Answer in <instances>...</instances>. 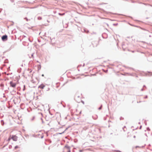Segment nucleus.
Here are the masks:
<instances>
[{"label": "nucleus", "mask_w": 152, "mask_h": 152, "mask_svg": "<svg viewBox=\"0 0 152 152\" xmlns=\"http://www.w3.org/2000/svg\"><path fill=\"white\" fill-rule=\"evenodd\" d=\"M18 83L17 82L14 83L12 81L10 82V86L13 88H15L16 85Z\"/></svg>", "instance_id": "obj_1"}, {"label": "nucleus", "mask_w": 152, "mask_h": 152, "mask_svg": "<svg viewBox=\"0 0 152 152\" xmlns=\"http://www.w3.org/2000/svg\"><path fill=\"white\" fill-rule=\"evenodd\" d=\"M2 40L3 41H6L7 40V36L5 35L1 37Z\"/></svg>", "instance_id": "obj_2"}, {"label": "nucleus", "mask_w": 152, "mask_h": 152, "mask_svg": "<svg viewBox=\"0 0 152 152\" xmlns=\"http://www.w3.org/2000/svg\"><path fill=\"white\" fill-rule=\"evenodd\" d=\"M11 139L14 141H16L17 140L18 137L15 135H12Z\"/></svg>", "instance_id": "obj_3"}, {"label": "nucleus", "mask_w": 152, "mask_h": 152, "mask_svg": "<svg viewBox=\"0 0 152 152\" xmlns=\"http://www.w3.org/2000/svg\"><path fill=\"white\" fill-rule=\"evenodd\" d=\"M45 85L43 84H41L39 86L38 88L42 89L44 88L45 87Z\"/></svg>", "instance_id": "obj_4"}, {"label": "nucleus", "mask_w": 152, "mask_h": 152, "mask_svg": "<svg viewBox=\"0 0 152 152\" xmlns=\"http://www.w3.org/2000/svg\"><path fill=\"white\" fill-rule=\"evenodd\" d=\"M65 148L67 149L68 150V152H70V151L69 148L66 146L65 147Z\"/></svg>", "instance_id": "obj_5"}, {"label": "nucleus", "mask_w": 152, "mask_h": 152, "mask_svg": "<svg viewBox=\"0 0 152 152\" xmlns=\"http://www.w3.org/2000/svg\"><path fill=\"white\" fill-rule=\"evenodd\" d=\"M19 148V147L18 146H16L15 147V149H17V148Z\"/></svg>", "instance_id": "obj_6"}, {"label": "nucleus", "mask_w": 152, "mask_h": 152, "mask_svg": "<svg viewBox=\"0 0 152 152\" xmlns=\"http://www.w3.org/2000/svg\"><path fill=\"white\" fill-rule=\"evenodd\" d=\"M59 15H64V13H63V14H61V13H59Z\"/></svg>", "instance_id": "obj_7"}, {"label": "nucleus", "mask_w": 152, "mask_h": 152, "mask_svg": "<svg viewBox=\"0 0 152 152\" xmlns=\"http://www.w3.org/2000/svg\"><path fill=\"white\" fill-rule=\"evenodd\" d=\"M135 148H140V147L139 146H136L135 147Z\"/></svg>", "instance_id": "obj_8"}, {"label": "nucleus", "mask_w": 152, "mask_h": 152, "mask_svg": "<svg viewBox=\"0 0 152 152\" xmlns=\"http://www.w3.org/2000/svg\"><path fill=\"white\" fill-rule=\"evenodd\" d=\"M10 140V138H9L8 139V141H9Z\"/></svg>", "instance_id": "obj_9"}, {"label": "nucleus", "mask_w": 152, "mask_h": 152, "mask_svg": "<svg viewBox=\"0 0 152 152\" xmlns=\"http://www.w3.org/2000/svg\"><path fill=\"white\" fill-rule=\"evenodd\" d=\"M42 76H44V75L43 74H42Z\"/></svg>", "instance_id": "obj_10"}, {"label": "nucleus", "mask_w": 152, "mask_h": 152, "mask_svg": "<svg viewBox=\"0 0 152 152\" xmlns=\"http://www.w3.org/2000/svg\"><path fill=\"white\" fill-rule=\"evenodd\" d=\"M81 111L80 112V113H81Z\"/></svg>", "instance_id": "obj_11"}, {"label": "nucleus", "mask_w": 152, "mask_h": 152, "mask_svg": "<svg viewBox=\"0 0 152 152\" xmlns=\"http://www.w3.org/2000/svg\"><path fill=\"white\" fill-rule=\"evenodd\" d=\"M99 109H101V107H100L99 108Z\"/></svg>", "instance_id": "obj_12"}, {"label": "nucleus", "mask_w": 152, "mask_h": 152, "mask_svg": "<svg viewBox=\"0 0 152 152\" xmlns=\"http://www.w3.org/2000/svg\"><path fill=\"white\" fill-rule=\"evenodd\" d=\"M0 76H1V74H0Z\"/></svg>", "instance_id": "obj_13"}]
</instances>
